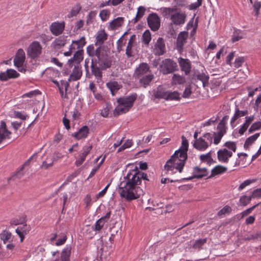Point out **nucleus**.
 Instances as JSON below:
<instances>
[{
	"label": "nucleus",
	"mask_w": 261,
	"mask_h": 261,
	"mask_svg": "<svg viewBox=\"0 0 261 261\" xmlns=\"http://www.w3.org/2000/svg\"><path fill=\"white\" fill-rule=\"evenodd\" d=\"M133 172H134V173L128 172L119 185L120 196L128 201L138 199L141 195H143V190L139 185L142 180H149L147 174L140 171L137 167H136V170Z\"/></svg>",
	"instance_id": "nucleus-1"
},
{
	"label": "nucleus",
	"mask_w": 261,
	"mask_h": 261,
	"mask_svg": "<svg viewBox=\"0 0 261 261\" xmlns=\"http://www.w3.org/2000/svg\"><path fill=\"white\" fill-rule=\"evenodd\" d=\"M137 97V94L134 93L127 97L118 98L117 101L118 105L114 110V115L118 116L127 112L133 107Z\"/></svg>",
	"instance_id": "nucleus-2"
},
{
	"label": "nucleus",
	"mask_w": 261,
	"mask_h": 261,
	"mask_svg": "<svg viewBox=\"0 0 261 261\" xmlns=\"http://www.w3.org/2000/svg\"><path fill=\"white\" fill-rule=\"evenodd\" d=\"M97 59H92L95 64H98L101 69H106L110 68L112 65V60L107 51L103 47L102 49H99Z\"/></svg>",
	"instance_id": "nucleus-3"
},
{
	"label": "nucleus",
	"mask_w": 261,
	"mask_h": 261,
	"mask_svg": "<svg viewBox=\"0 0 261 261\" xmlns=\"http://www.w3.org/2000/svg\"><path fill=\"white\" fill-rule=\"evenodd\" d=\"M213 139V136L211 133H205L198 139L194 141L193 147L199 151H205L212 144Z\"/></svg>",
	"instance_id": "nucleus-4"
},
{
	"label": "nucleus",
	"mask_w": 261,
	"mask_h": 261,
	"mask_svg": "<svg viewBox=\"0 0 261 261\" xmlns=\"http://www.w3.org/2000/svg\"><path fill=\"white\" fill-rule=\"evenodd\" d=\"M42 50L40 43L38 41H34L29 45L27 50V55L32 59H36L40 56Z\"/></svg>",
	"instance_id": "nucleus-5"
},
{
	"label": "nucleus",
	"mask_w": 261,
	"mask_h": 261,
	"mask_svg": "<svg viewBox=\"0 0 261 261\" xmlns=\"http://www.w3.org/2000/svg\"><path fill=\"white\" fill-rule=\"evenodd\" d=\"M181 150H176L174 153L171 156L169 160L174 162V164L177 165L179 169V172L181 173L183 168L185 166L186 161L187 159V154L181 152Z\"/></svg>",
	"instance_id": "nucleus-6"
},
{
	"label": "nucleus",
	"mask_w": 261,
	"mask_h": 261,
	"mask_svg": "<svg viewBox=\"0 0 261 261\" xmlns=\"http://www.w3.org/2000/svg\"><path fill=\"white\" fill-rule=\"evenodd\" d=\"M160 66L161 72L164 74L172 73L178 69L176 63L170 59L163 60Z\"/></svg>",
	"instance_id": "nucleus-7"
},
{
	"label": "nucleus",
	"mask_w": 261,
	"mask_h": 261,
	"mask_svg": "<svg viewBox=\"0 0 261 261\" xmlns=\"http://www.w3.org/2000/svg\"><path fill=\"white\" fill-rule=\"evenodd\" d=\"M155 56H160L163 55L166 51V45L164 39L159 37L154 43L152 50Z\"/></svg>",
	"instance_id": "nucleus-8"
},
{
	"label": "nucleus",
	"mask_w": 261,
	"mask_h": 261,
	"mask_svg": "<svg viewBox=\"0 0 261 261\" xmlns=\"http://www.w3.org/2000/svg\"><path fill=\"white\" fill-rule=\"evenodd\" d=\"M65 28V22L64 21L54 22L49 26V30L51 34L56 36L61 35Z\"/></svg>",
	"instance_id": "nucleus-9"
},
{
	"label": "nucleus",
	"mask_w": 261,
	"mask_h": 261,
	"mask_svg": "<svg viewBox=\"0 0 261 261\" xmlns=\"http://www.w3.org/2000/svg\"><path fill=\"white\" fill-rule=\"evenodd\" d=\"M147 23L152 31H156L160 27V18L157 14L152 13L148 16Z\"/></svg>",
	"instance_id": "nucleus-10"
},
{
	"label": "nucleus",
	"mask_w": 261,
	"mask_h": 261,
	"mask_svg": "<svg viewBox=\"0 0 261 261\" xmlns=\"http://www.w3.org/2000/svg\"><path fill=\"white\" fill-rule=\"evenodd\" d=\"M150 67L148 64L146 63H141L135 69L133 77L136 79L141 76L147 75L146 74L149 71Z\"/></svg>",
	"instance_id": "nucleus-11"
},
{
	"label": "nucleus",
	"mask_w": 261,
	"mask_h": 261,
	"mask_svg": "<svg viewBox=\"0 0 261 261\" xmlns=\"http://www.w3.org/2000/svg\"><path fill=\"white\" fill-rule=\"evenodd\" d=\"M84 50L79 49L76 51L72 58L68 60L69 67L71 68L73 65H80V63L83 60Z\"/></svg>",
	"instance_id": "nucleus-12"
},
{
	"label": "nucleus",
	"mask_w": 261,
	"mask_h": 261,
	"mask_svg": "<svg viewBox=\"0 0 261 261\" xmlns=\"http://www.w3.org/2000/svg\"><path fill=\"white\" fill-rule=\"evenodd\" d=\"M208 171L205 168H200L198 167H194L193 169V175L187 178H182L183 180H190L193 178H201L204 176H207Z\"/></svg>",
	"instance_id": "nucleus-13"
},
{
	"label": "nucleus",
	"mask_w": 261,
	"mask_h": 261,
	"mask_svg": "<svg viewBox=\"0 0 261 261\" xmlns=\"http://www.w3.org/2000/svg\"><path fill=\"white\" fill-rule=\"evenodd\" d=\"M11 132L7 128L6 123L2 121L0 124V145L4 143L6 140L10 139Z\"/></svg>",
	"instance_id": "nucleus-14"
},
{
	"label": "nucleus",
	"mask_w": 261,
	"mask_h": 261,
	"mask_svg": "<svg viewBox=\"0 0 261 261\" xmlns=\"http://www.w3.org/2000/svg\"><path fill=\"white\" fill-rule=\"evenodd\" d=\"M68 42V36H60L51 43V47L54 49H59L64 47Z\"/></svg>",
	"instance_id": "nucleus-15"
},
{
	"label": "nucleus",
	"mask_w": 261,
	"mask_h": 261,
	"mask_svg": "<svg viewBox=\"0 0 261 261\" xmlns=\"http://www.w3.org/2000/svg\"><path fill=\"white\" fill-rule=\"evenodd\" d=\"M232 155V152L227 148L220 149L217 151L218 160L222 163H228L229 159Z\"/></svg>",
	"instance_id": "nucleus-16"
},
{
	"label": "nucleus",
	"mask_w": 261,
	"mask_h": 261,
	"mask_svg": "<svg viewBox=\"0 0 261 261\" xmlns=\"http://www.w3.org/2000/svg\"><path fill=\"white\" fill-rule=\"evenodd\" d=\"M111 212L109 211L103 216L99 219L92 226V229L94 231H100L103 227L104 224L107 222L110 218Z\"/></svg>",
	"instance_id": "nucleus-17"
},
{
	"label": "nucleus",
	"mask_w": 261,
	"mask_h": 261,
	"mask_svg": "<svg viewBox=\"0 0 261 261\" xmlns=\"http://www.w3.org/2000/svg\"><path fill=\"white\" fill-rule=\"evenodd\" d=\"M25 56L24 50L22 48H19L14 59V64L17 68L21 67L23 66L25 61Z\"/></svg>",
	"instance_id": "nucleus-18"
},
{
	"label": "nucleus",
	"mask_w": 261,
	"mask_h": 261,
	"mask_svg": "<svg viewBox=\"0 0 261 261\" xmlns=\"http://www.w3.org/2000/svg\"><path fill=\"white\" fill-rule=\"evenodd\" d=\"M108 35L104 29L99 30L95 35V45L101 46L108 39Z\"/></svg>",
	"instance_id": "nucleus-19"
},
{
	"label": "nucleus",
	"mask_w": 261,
	"mask_h": 261,
	"mask_svg": "<svg viewBox=\"0 0 261 261\" xmlns=\"http://www.w3.org/2000/svg\"><path fill=\"white\" fill-rule=\"evenodd\" d=\"M188 38V33L186 31L181 32L178 35L176 40V47L177 49L181 51L183 50V47L187 42Z\"/></svg>",
	"instance_id": "nucleus-20"
},
{
	"label": "nucleus",
	"mask_w": 261,
	"mask_h": 261,
	"mask_svg": "<svg viewBox=\"0 0 261 261\" xmlns=\"http://www.w3.org/2000/svg\"><path fill=\"white\" fill-rule=\"evenodd\" d=\"M19 76V73L15 70L13 69H8L6 72H0V80L5 81L9 79L17 78Z\"/></svg>",
	"instance_id": "nucleus-21"
},
{
	"label": "nucleus",
	"mask_w": 261,
	"mask_h": 261,
	"mask_svg": "<svg viewBox=\"0 0 261 261\" xmlns=\"http://www.w3.org/2000/svg\"><path fill=\"white\" fill-rule=\"evenodd\" d=\"M178 62L181 70L184 71L186 75L189 74L191 70V64L190 60L188 59L180 57L178 59Z\"/></svg>",
	"instance_id": "nucleus-22"
},
{
	"label": "nucleus",
	"mask_w": 261,
	"mask_h": 261,
	"mask_svg": "<svg viewBox=\"0 0 261 261\" xmlns=\"http://www.w3.org/2000/svg\"><path fill=\"white\" fill-rule=\"evenodd\" d=\"M91 61V69L92 74H93L96 80V82L99 83L101 82L102 72L100 66H98L96 64Z\"/></svg>",
	"instance_id": "nucleus-23"
},
{
	"label": "nucleus",
	"mask_w": 261,
	"mask_h": 261,
	"mask_svg": "<svg viewBox=\"0 0 261 261\" xmlns=\"http://www.w3.org/2000/svg\"><path fill=\"white\" fill-rule=\"evenodd\" d=\"M31 229V226L25 222L22 226H19L15 229V232L19 237L21 242L23 241L25 236L30 232Z\"/></svg>",
	"instance_id": "nucleus-24"
},
{
	"label": "nucleus",
	"mask_w": 261,
	"mask_h": 261,
	"mask_svg": "<svg viewBox=\"0 0 261 261\" xmlns=\"http://www.w3.org/2000/svg\"><path fill=\"white\" fill-rule=\"evenodd\" d=\"M154 75L152 73L148 74L146 75L137 78L139 80V84L141 87L146 88L150 85L151 82L154 79Z\"/></svg>",
	"instance_id": "nucleus-25"
},
{
	"label": "nucleus",
	"mask_w": 261,
	"mask_h": 261,
	"mask_svg": "<svg viewBox=\"0 0 261 261\" xmlns=\"http://www.w3.org/2000/svg\"><path fill=\"white\" fill-rule=\"evenodd\" d=\"M186 17L185 13L177 12L171 16V20L175 25H182L185 22Z\"/></svg>",
	"instance_id": "nucleus-26"
},
{
	"label": "nucleus",
	"mask_w": 261,
	"mask_h": 261,
	"mask_svg": "<svg viewBox=\"0 0 261 261\" xmlns=\"http://www.w3.org/2000/svg\"><path fill=\"white\" fill-rule=\"evenodd\" d=\"M73 67L72 72L68 79V82L77 81L82 75L81 65H73Z\"/></svg>",
	"instance_id": "nucleus-27"
},
{
	"label": "nucleus",
	"mask_w": 261,
	"mask_h": 261,
	"mask_svg": "<svg viewBox=\"0 0 261 261\" xmlns=\"http://www.w3.org/2000/svg\"><path fill=\"white\" fill-rule=\"evenodd\" d=\"M89 133V129L86 125L82 126L78 132L72 134V136L77 140L85 138Z\"/></svg>",
	"instance_id": "nucleus-28"
},
{
	"label": "nucleus",
	"mask_w": 261,
	"mask_h": 261,
	"mask_svg": "<svg viewBox=\"0 0 261 261\" xmlns=\"http://www.w3.org/2000/svg\"><path fill=\"white\" fill-rule=\"evenodd\" d=\"M106 86L111 91L112 96H114L122 88V85L117 81H110L106 83Z\"/></svg>",
	"instance_id": "nucleus-29"
},
{
	"label": "nucleus",
	"mask_w": 261,
	"mask_h": 261,
	"mask_svg": "<svg viewBox=\"0 0 261 261\" xmlns=\"http://www.w3.org/2000/svg\"><path fill=\"white\" fill-rule=\"evenodd\" d=\"M176 164L171 160H168L164 165V169L166 172L169 174H173L177 171L179 172V169Z\"/></svg>",
	"instance_id": "nucleus-30"
},
{
	"label": "nucleus",
	"mask_w": 261,
	"mask_h": 261,
	"mask_svg": "<svg viewBox=\"0 0 261 261\" xmlns=\"http://www.w3.org/2000/svg\"><path fill=\"white\" fill-rule=\"evenodd\" d=\"M153 96L157 99H164L166 100L167 91L161 86H159L156 89H154L152 91Z\"/></svg>",
	"instance_id": "nucleus-31"
},
{
	"label": "nucleus",
	"mask_w": 261,
	"mask_h": 261,
	"mask_svg": "<svg viewBox=\"0 0 261 261\" xmlns=\"http://www.w3.org/2000/svg\"><path fill=\"white\" fill-rule=\"evenodd\" d=\"M229 118L228 115L224 116L220 120V122L217 126L218 133L224 135L226 133L227 127L226 126V122Z\"/></svg>",
	"instance_id": "nucleus-32"
},
{
	"label": "nucleus",
	"mask_w": 261,
	"mask_h": 261,
	"mask_svg": "<svg viewBox=\"0 0 261 261\" xmlns=\"http://www.w3.org/2000/svg\"><path fill=\"white\" fill-rule=\"evenodd\" d=\"M71 246L67 245L62 250L61 253V261H70V256L71 254Z\"/></svg>",
	"instance_id": "nucleus-33"
},
{
	"label": "nucleus",
	"mask_w": 261,
	"mask_h": 261,
	"mask_svg": "<svg viewBox=\"0 0 261 261\" xmlns=\"http://www.w3.org/2000/svg\"><path fill=\"white\" fill-rule=\"evenodd\" d=\"M227 168L224 166L217 165L212 170L211 174L208 178H211L216 175L223 174L227 171Z\"/></svg>",
	"instance_id": "nucleus-34"
},
{
	"label": "nucleus",
	"mask_w": 261,
	"mask_h": 261,
	"mask_svg": "<svg viewBox=\"0 0 261 261\" xmlns=\"http://www.w3.org/2000/svg\"><path fill=\"white\" fill-rule=\"evenodd\" d=\"M248 114V111H240L238 108H236L235 109V113L231 119L230 124L232 125L239 118L244 116Z\"/></svg>",
	"instance_id": "nucleus-35"
},
{
	"label": "nucleus",
	"mask_w": 261,
	"mask_h": 261,
	"mask_svg": "<svg viewBox=\"0 0 261 261\" xmlns=\"http://www.w3.org/2000/svg\"><path fill=\"white\" fill-rule=\"evenodd\" d=\"M259 135L260 133H256L254 135L247 138L244 144V148L245 149H248L250 146L259 137Z\"/></svg>",
	"instance_id": "nucleus-36"
},
{
	"label": "nucleus",
	"mask_w": 261,
	"mask_h": 261,
	"mask_svg": "<svg viewBox=\"0 0 261 261\" xmlns=\"http://www.w3.org/2000/svg\"><path fill=\"white\" fill-rule=\"evenodd\" d=\"M99 48L102 49L103 47L98 46L96 49H95L94 45L91 44L87 46L86 52L88 55L90 57H94V56L97 57Z\"/></svg>",
	"instance_id": "nucleus-37"
},
{
	"label": "nucleus",
	"mask_w": 261,
	"mask_h": 261,
	"mask_svg": "<svg viewBox=\"0 0 261 261\" xmlns=\"http://www.w3.org/2000/svg\"><path fill=\"white\" fill-rule=\"evenodd\" d=\"M186 83L185 77L177 74H174L172 79V85H182Z\"/></svg>",
	"instance_id": "nucleus-38"
},
{
	"label": "nucleus",
	"mask_w": 261,
	"mask_h": 261,
	"mask_svg": "<svg viewBox=\"0 0 261 261\" xmlns=\"http://www.w3.org/2000/svg\"><path fill=\"white\" fill-rule=\"evenodd\" d=\"M207 239H199L194 241L192 248L195 250H200L202 248V246L206 243Z\"/></svg>",
	"instance_id": "nucleus-39"
},
{
	"label": "nucleus",
	"mask_w": 261,
	"mask_h": 261,
	"mask_svg": "<svg viewBox=\"0 0 261 261\" xmlns=\"http://www.w3.org/2000/svg\"><path fill=\"white\" fill-rule=\"evenodd\" d=\"M145 8L143 6H140L138 8V11L136 17L133 19V23H137L144 15Z\"/></svg>",
	"instance_id": "nucleus-40"
},
{
	"label": "nucleus",
	"mask_w": 261,
	"mask_h": 261,
	"mask_svg": "<svg viewBox=\"0 0 261 261\" xmlns=\"http://www.w3.org/2000/svg\"><path fill=\"white\" fill-rule=\"evenodd\" d=\"M180 99V94L176 91L169 92L167 91L166 100H178Z\"/></svg>",
	"instance_id": "nucleus-41"
},
{
	"label": "nucleus",
	"mask_w": 261,
	"mask_h": 261,
	"mask_svg": "<svg viewBox=\"0 0 261 261\" xmlns=\"http://www.w3.org/2000/svg\"><path fill=\"white\" fill-rule=\"evenodd\" d=\"M182 143L181 146L178 150H181V152L185 154H187V151L188 150L189 143L188 140L184 136H182Z\"/></svg>",
	"instance_id": "nucleus-42"
},
{
	"label": "nucleus",
	"mask_w": 261,
	"mask_h": 261,
	"mask_svg": "<svg viewBox=\"0 0 261 261\" xmlns=\"http://www.w3.org/2000/svg\"><path fill=\"white\" fill-rule=\"evenodd\" d=\"M126 34L127 32H125L117 41V49L118 52L123 50V47L125 43V42L124 43L123 41L126 40V39L125 38V35Z\"/></svg>",
	"instance_id": "nucleus-43"
},
{
	"label": "nucleus",
	"mask_w": 261,
	"mask_h": 261,
	"mask_svg": "<svg viewBox=\"0 0 261 261\" xmlns=\"http://www.w3.org/2000/svg\"><path fill=\"white\" fill-rule=\"evenodd\" d=\"M72 43L75 44L77 50L83 49L82 48L85 46V45L86 43L85 37H82L77 40H73Z\"/></svg>",
	"instance_id": "nucleus-44"
},
{
	"label": "nucleus",
	"mask_w": 261,
	"mask_h": 261,
	"mask_svg": "<svg viewBox=\"0 0 261 261\" xmlns=\"http://www.w3.org/2000/svg\"><path fill=\"white\" fill-rule=\"evenodd\" d=\"M54 162V158H50V159H47L46 160L42 162L40 167L42 169L47 170V169L51 168L53 166Z\"/></svg>",
	"instance_id": "nucleus-45"
},
{
	"label": "nucleus",
	"mask_w": 261,
	"mask_h": 261,
	"mask_svg": "<svg viewBox=\"0 0 261 261\" xmlns=\"http://www.w3.org/2000/svg\"><path fill=\"white\" fill-rule=\"evenodd\" d=\"M81 6L80 4H77L74 6L71 9L70 13L68 14V18H71L72 17L76 16L80 12L81 10Z\"/></svg>",
	"instance_id": "nucleus-46"
},
{
	"label": "nucleus",
	"mask_w": 261,
	"mask_h": 261,
	"mask_svg": "<svg viewBox=\"0 0 261 261\" xmlns=\"http://www.w3.org/2000/svg\"><path fill=\"white\" fill-rule=\"evenodd\" d=\"M123 22V17H117L110 22V25L112 28L114 29L120 27Z\"/></svg>",
	"instance_id": "nucleus-47"
},
{
	"label": "nucleus",
	"mask_w": 261,
	"mask_h": 261,
	"mask_svg": "<svg viewBox=\"0 0 261 261\" xmlns=\"http://www.w3.org/2000/svg\"><path fill=\"white\" fill-rule=\"evenodd\" d=\"M31 158H30L28 161H27L20 168L19 170L16 172L15 174V176L20 178L24 174V172L23 171V169L24 167L27 166H29L30 164Z\"/></svg>",
	"instance_id": "nucleus-48"
},
{
	"label": "nucleus",
	"mask_w": 261,
	"mask_h": 261,
	"mask_svg": "<svg viewBox=\"0 0 261 261\" xmlns=\"http://www.w3.org/2000/svg\"><path fill=\"white\" fill-rule=\"evenodd\" d=\"M143 42L146 45H148L151 40L150 32L149 30H146L142 36Z\"/></svg>",
	"instance_id": "nucleus-49"
},
{
	"label": "nucleus",
	"mask_w": 261,
	"mask_h": 261,
	"mask_svg": "<svg viewBox=\"0 0 261 261\" xmlns=\"http://www.w3.org/2000/svg\"><path fill=\"white\" fill-rule=\"evenodd\" d=\"M197 78L202 82L203 87L206 86V85L208 84L209 77L205 74L199 73L197 75Z\"/></svg>",
	"instance_id": "nucleus-50"
},
{
	"label": "nucleus",
	"mask_w": 261,
	"mask_h": 261,
	"mask_svg": "<svg viewBox=\"0 0 261 261\" xmlns=\"http://www.w3.org/2000/svg\"><path fill=\"white\" fill-rule=\"evenodd\" d=\"M11 233L7 231H4L1 234V239L3 241L4 244H6L7 242L11 240Z\"/></svg>",
	"instance_id": "nucleus-51"
},
{
	"label": "nucleus",
	"mask_w": 261,
	"mask_h": 261,
	"mask_svg": "<svg viewBox=\"0 0 261 261\" xmlns=\"http://www.w3.org/2000/svg\"><path fill=\"white\" fill-rule=\"evenodd\" d=\"M110 14L111 12L109 10L104 9L100 12L99 16L102 21H105L109 18Z\"/></svg>",
	"instance_id": "nucleus-52"
},
{
	"label": "nucleus",
	"mask_w": 261,
	"mask_h": 261,
	"mask_svg": "<svg viewBox=\"0 0 261 261\" xmlns=\"http://www.w3.org/2000/svg\"><path fill=\"white\" fill-rule=\"evenodd\" d=\"M231 211L232 208L229 205H225L223 208H222L218 212L217 215L219 217H221L222 216L225 215V214L230 213Z\"/></svg>",
	"instance_id": "nucleus-53"
},
{
	"label": "nucleus",
	"mask_w": 261,
	"mask_h": 261,
	"mask_svg": "<svg viewBox=\"0 0 261 261\" xmlns=\"http://www.w3.org/2000/svg\"><path fill=\"white\" fill-rule=\"evenodd\" d=\"M252 198L251 196H247L246 195L242 196L240 197L239 201L240 204L242 206L247 205L251 201Z\"/></svg>",
	"instance_id": "nucleus-54"
},
{
	"label": "nucleus",
	"mask_w": 261,
	"mask_h": 261,
	"mask_svg": "<svg viewBox=\"0 0 261 261\" xmlns=\"http://www.w3.org/2000/svg\"><path fill=\"white\" fill-rule=\"evenodd\" d=\"M232 152H236L237 150L236 143L234 142L227 141L223 145Z\"/></svg>",
	"instance_id": "nucleus-55"
},
{
	"label": "nucleus",
	"mask_w": 261,
	"mask_h": 261,
	"mask_svg": "<svg viewBox=\"0 0 261 261\" xmlns=\"http://www.w3.org/2000/svg\"><path fill=\"white\" fill-rule=\"evenodd\" d=\"M261 128V121H257L253 123L249 128L248 133L249 134Z\"/></svg>",
	"instance_id": "nucleus-56"
},
{
	"label": "nucleus",
	"mask_w": 261,
	"mask_h": 261,
	"mask_svg": "<svg viewBox=\"0 0 261 261\" xmlns=\"http://www.w3.org/2000/svg\"><path fill=\"white\" fill-rule=\"evenodd\" d=\"M39 39L43 44H46L53 39V37L50 35L42 34L39 36Z\"/></svg>",
	"instance_id": "nucleus-57"
},
{
	"label": "nucleus",
	"mask_w": 261,
	"mask_h": 261,
	"mask_svg": "<svg viewBox=\"0 0 261 261\" xmlns=\"http://www.w3.org/2000/svg\"><path fill=\"white\" fill-rule=\"evenodd\" d=\"M212 134L213 136V139H214V144L215 145H217L220 142L222 137L224 136L223 135L221 134L218 132H214L213 134Z\"/></svg>",
	"instance_id": "nucleus-58"
},
{
	"label": "nucleus",
	"mask_w": 261,
	"mask_h": 261,
	"mask_svg": "<svg viewBox=\"0 0 261 261\" xmlns=\"http://www.w3.org/2000/svg\"><path fill=\"white\" fill-rule=\"evenodd\" d=\"M256 181V179H247L242 182L238 188L239 191H242L246 186L250 185L251 184L255 182Z\"/></svg>",
	"instance_id": "nucleus-59"
},
{
	"label": "nucleus",
	"mask_w": 261,
	"mask_h": 261,
	"mask_svg": "<svg viewBox=\"0 0 261 261\" xmlns=\"http://www.w3.org/2000/svg\"><path fill=\"white\" fill-rule=\"evenodd\" d=\"M134 45V44L127 43V45L126 48L125 54L128 58H130L134 56V51L133 50V47Z\"/></svg>",
	"instance_id": "nucleus-60"
},
{
	"label": "nucleus",
	"mask_w": 261,
	"mask_h": 261,
	"mask_svg": "<svg viewBox=\"0 0 261 261\" xmlns=\"http://www.w3.org/2000/svg\"><path fill=\"white\" fill-rule=\"evenodd\" d=\"M96 16V12L94 11H91L89 13L86 20L87 24H91L93 22V19Z\"/></svg>",
	"instance_id": "nucleus-61"
},
{
	"label": "nucleus",
	"mask_w": 261,
	"mask_h": 261,
	"mask_svg": "<svg viewBox=\"0 0 261 261\" xmlns=\"http://www.w3.org/2000/svg\"><path fill=\"white\" fill-rule=\"evenodd\" d=\"M175 9L173 8H162L163 16L167 17L172 13L175 11Z\"/></svg>",
	"instance_id": "nucleus-62"
},
{
	"label": "nucleus",
	"mask_w": 261,
	"mask_h": 261,
	"mask_svg": "<svg viewBox=\"0 0 261 261\" xmlns=\"http://www.w3.org/2000/svg\"><path fill=\"white\" fill-rule=\"evenodd\" d=\"M244 61L245 59L244 57H238L235 59L234 62L233 63L234 66L236 68H239L242 66V64L244 62Z\"/></svg>",
	"instance_id": "nucleus-63"
},
{
	"label": "nucleus",
	"mask_w": 261,
	"mask_h": 261,
	"mask_svg": "<svg viewBox=\"0 0 261 261\" xmlns=\"http://www.w3.org/2000/svg\"><path fill=\"white\" fill-rule=\"evenodd\" d=\"M250 196L252 198H261V188L256 189L253 191Z\"/></svg>",
	"instance_id": "nucleus-64"
}]
</instances>
